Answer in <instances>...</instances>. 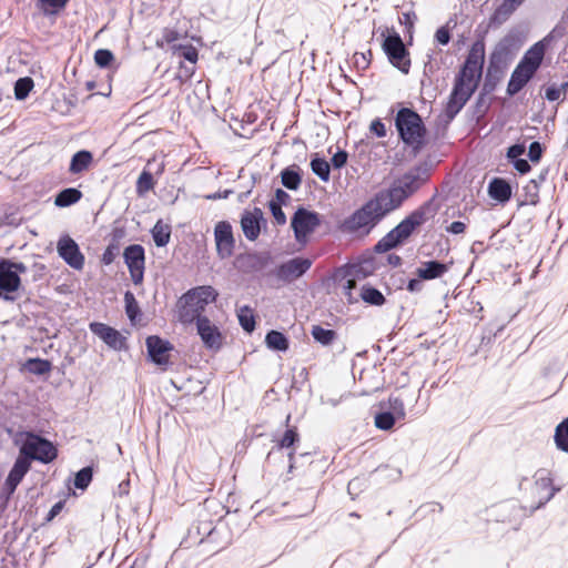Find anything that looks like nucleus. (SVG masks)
<instances>
[{
    "instance_id": "69168bd1",
    "label": "nucleus",
    "mask_w": 568,
    "mask_h": 568,
    "mask_svg": "<svg viewBox=\"0 0 568 568\" xmlns=\"http://www.w3.org/2000/svg\"><path fill=\"white\" fill-rule=\"evenodd\" d=\"M450 38H452L450 32L446 27H440L439 29H437V31L435 33L436 41L442 45L448 44L450 41Z\"/></svg>"
},
{
    "instance_id": "2f4dec72",
    "label": "nucleus",
    "mask_w": 568,
    "mask_h": 568,
    "mask_svg": "<svg viewBox=\"0 0 568 568\" xmlns=\"http://www.w3.org/2000/svg\"><path fill=\"white\" fill-rule=\"evenodd\" d=\"M265 345L274 352H286L290 348L288 337L276 329H271L265 335Z\"/></svg>"
},
{
    "instance_id": "6e6552de",
    "label": "nucleus",
    "mask_w": 568,
    "mask_h": 568,
    "mask_svg": "<svg viewBox=\"0 0 568 568\" xmlns=\"http://www.w3.org/2000/svg\"><path fill=\"white\" fill-rule=\"evenodd\" d=\"M300 442V434L296 427H287L284 432L282 438L277 442V444L268 452L265 460V466L267 468H272L275 466L277 462L282 465L285 462V456L283 450L290 449L287 453L288 459V473H292L295 468V452L293 449L294 445Z\"/></svg>"
},
{
    "instance_id": "13d9d810",
    "label": "nucleus",
    "mask_w": 568,
    "mask_h": 568,
    "mask_svg": "<svg viewBox=\"0 0 568 568\" xmlns=\"http://www.w3.org/2000/svg\"><path fill=\"white\" fill-rule=\"evenodd\" d=\"M348 153L344 150H338L331 159V164L334 169H342L346 165Z\"/></svg>"
},
{
    "instance_id": "de8ad7c7",
    "label": "nucleus",
    "mask_w": 568,
    "mask_h": 568,
    "mask_svg": "<svg viewBox=\"0 0 568 568\" xmlns=\"http://www.w3.org/2000/svg\"><path fill=\"white\" fill-rule=\"evenodd\" d=\"M397 418L389 410H381L375 414V426L381 430H390Z\"/></svg>"
},
{
    "instance_id": "e433bc0d",
    "label": "nucleus",
    "mask_w": 568,
    "mask_h": 568,
    "mask_svg": "<svg viewBox=\"0 0 568 568\" xmlns=\"http://www.w3.org/2000/svg\"><path fill=\"white\" fill-rule=\"evenodd\" d=\"M310 165L312 172L323 182H327L329 180L331 165L324 158H321L317 153H315L311 159Z\"/></svg>"
},
{
    "instance_id": "bf43d9fd",
    "label": "nucleus",
    "mask_w": 568,
    "mask_h": 568,
    "mask_svg": "<svg viewBox=\"0 0 568 568\" xmlns=\"http://www.w3.org/2000/svg\"><path fill=\"white\" fill-rule=\"evenodd\" d=\"M398 20L400 24L405 26L407 32L410 33L414 28L415 21L417 20V17L414 11H407L403 12Z\"/></svg>"
},
{
    "instance_id": "4be33fe9",
    "label": "nucleus",
    "mask_w": 568,
    "mask_h": 568,
    "mask_svg": "<svg viewBox=\"0 0 568 568\" xmlns=\"http://www.w3.org/2000/svg\"><path fill=\"white\" fill-rule=\"evenodd\" d=\"M535 487L537 490H547V494L539 498V501L536 506H532L530 509V514L536 511L537 509L544 507L548 501H550L559 488L552 485V479L549 476V473L545 469H539L535 474Z\"/></svg>"
},
{
    "instance_id": "49530a36",
    "label": "nucleus",
    "mask_w": 568,
    "mask_h": 568,
    "mask_svg": "<svg viewBox=\"0 0 568 568\" xmlns=\"http://www.w3.org/2000/svg\"><path fill=\"white\" fill-rule=\"evenodd\" d=\"M172 50L174 54H178L193 64L197 61L199 52L192 44H174Z\"/></svg>"
},
{
    "instance_id": "338daca9",
    "label": "nucleus",
    "mask_w": 568,
    "mask_h": 568,
    "mask_svg": "<svg viewBox=\"0 0 568 568\" xmlns=\"http://www.w3.org/2000/svg\"><path fill=\"white\" fill-rule=\"evenodd\" d=\"M560 94H561V88H558V85H556V84L549 85L545 91V98L549 102L558 101L560 99Z\"/></svg>"
},
{
    "instance_id": "1a4fd4ad",
    "label": "nucleus",
    "mask_w": 568,
    "mask_h": 568,
    "mask_svg": "<svg viewBox=\"0 0 568 568\" xmlns=\"http://www.w3.org/2000/svg\"><path fill=\"white\" fill-rule=\"evenodd\" d=\"M520 45L518 31H508L494 47L488 63L507 69Z\"/></svg>"
},
{
    "instance_id": "7ed1b4c3",
    "label": "nucleus",
    "mask_w": 568,
    "mask_h": 568,
    "mask_svg": "<svg viewBox=\"0 0 568 568\" xmlns=\"http://www.w3.org/2000/svg\"><path fill=\"white\" fill-rule=\"evenodd\" d=\"M399 140L417 156L427 144V129L422 116L412 108H400L395 115Z\"/></svg>"
},
{
    "instance_id": "72a5a7b5",
    "label": "nucleus",
    "mask_w": 568,
    "mask_h": 568,
    "mask_svg": "<svg viewBox=\"0 0 568 568\" xmlns=\"http://www.w3.org/2000/svg\"><path fill=\"white\" fill-rule=\"evenodd\" d=\"M82 197V192L75 187H67L60 191L54 197V204L58 207H68L77 202H79Z\"/></svg>"
},
{
    "instance_id": "8fccbe9b",
    "label": "nucleus",
    "mask_w": 568,
    "mask_h": 568,
    "mask_svg": "<svg viewBox=\"0 0 568 568\" xmlns=\"http://www.w3.org/2000/svg\"><path fill=\"white\" fill-rule=\"evenodd\" d=\"M114 60V54L109 49H99L94 52V62L100 68H109Z\"/></svg>"
},
{
    "instance_id": "dca6fc26",
    "label": "nucleus",
    "mask_w": 568,
    "mask_h": 568,
    "mask_svg": "<svg viewBox=\"0 0 568 568\" xmlns=\"http://www.w3.org/2000/svg\"><path fill=\"white\" fill-rule=\"evenodd\" d=\"M240 224L244 236L253 242L258 239L262 227L266 226V220L263 211L260 207H254L242 212Z\"/></svg>"
},
{
    "instance_id": "5701e85b",
    "label": "nucleus",
    "mask_w": 568,
    "mask_h": 568,
    "mask_svg": "<svg viewBox=\"0 0 568 568\" xmlns=\"http://www.w3.org/2000/svg\"><path fill=\"white\" fill-rule=\"evenodd\" d=\"M30 468V463L19 455L4 481V489L7 490L8 495H11L16 491L17 487L28 474Z\"/></svg>"
},
{
    "instance_id": "603ef678",
    "label": "nucleus",
    "mask_w": 568,
    "mask_h": 568,
    "mask_svg": "<svg viewBox=\"0 0 568 568\" xmlns=\"http://www.w3.org/2000/svg\"><path fill=\"white\" fill-rule=\"evenodd\" d=\"M545 151V146L539 141H534L528 148V159L532 163H539Z\"/></svg>"
},
{
    "instance_id": "473e14b6",
    "label": "nucleus",
    "mask_w": 568,
    "mask_h": 568,
    "mask_svg": "<svg viewBox=\"0 0 568 568\" xmlns=\"http://www.w3.org/2000/svg\"><path fill=\"white\" fill-rule=\"evenodd\" d=\"M93 161V155L88 150H80L75 152L70 161L69 171L72 174H79L89 169Z\"/></svg>"
},
{
    "instance_id": "39448f33",
    "label": "nucleus",
    "mask_w": 568,
    "mask_h": 568,
    "mask_svg": "<svg viewBox=\"0 0 568 568\" xmlns=\"http://www.w3.org/2000/svg\"><path fill=\"white\" fill-rule=\"evenodd\" d=\"M22 437L19 455L30 464L32 460L50 464L58 457L57 446L48 438L30 430L19 433Z\"/></svg>"
},
{
    "instance_id": "f257e3e1",
    "label": "nucleus",
    "mask_w": 568,
    "mask_h": 568,
    "mask_svg": "<svg viewBox=\"0 0 568 568\" xmlns=\"http://www.w3.org/2000/svg\"><path fill=\"white\" fill-rule=\"evenodd\" d=\"M433 170L434 164L429 159L419 161L341 221L338 230L343 234L357 239L369 235L388 214L400 209L409 197L428 183Z\"/></svg>"
},
{
    "instance_id": "7c9ffc66",
    "label": "nucleus",
    "mask_w": 568,
    "mask_h": 568,
    "mask_svg": "<svg viewBox=\"0 0 568 568\" xmlns=\"http://www.w3.org/2000/svg\"><path fill=\"white\" fill-rule=\"evenodd\" d=\"M466 67L477 68L483 70L485 63V41L484 39H477L470 47L468 54L465 59Z\"/></svg>"
},
{
    "instance_id": "e2e57ef3",
    "label": "nucleus",
    "mask_w": 568,
    "mask_h": 568,
    "mask_svg": "<svg viewBox=\"0 0 568 568\" xmlns=\"http://www.w3.org/2000/svg\"><path fill=\"white\" fill-rule=\"evenodd\" d=\"M268 209L278 225H283L286 223V215L282 209V206H277L275 204H268Z\"/></svg>"
},
{
    "instance_id": "09e8293b",
    "label": "nucleus",
    "mask_w": 568,
    "mask_h": 568,
    "mask_svg": "<svg viewBox=\"0 0 568 568\" xmlns=\"http://www.w3.org/2000/svg\"><path fill=\"white\" fill-rule=\"evenodd\" d=\"M38 7L45 13H57L63 9L69 0H37Z\"/></svg>"
},
{
    "instance_id": "412c9836",
    "label": "nucleus",
    "mask_w": 568,
    "mask_h": 568,
    "mask_svg": "<svg viewBox=\"0 0 568 568\" xmlns=\"http://www.w3.org/2000/svg\"><path fill=\"white\" fill-rule=\"evenodd\" d=\"M149 358L156 365H165L169 362V353L173 345L158 335H151L145 341Z\"/></svg>"
},
{
    "instance_id": "37998d69",
    "label": "nucleus",
    "mask_w": 568,
    "mask_h": 568,
    "mask_svg": "<svg viewBox=\"0 0 568 568\" xmlns=\"http://www.w3.org/2000/svg\"><path fill=\"white\" fill-rule=\"evenodd\" d=\"M155 185V181H154V178H153V174L144 169L139 178H138V181H136V193L138 195L142 196L144 195L145 193H148L149 191L153 190Z\"/></svg>"
},
{
    "instance_id": "aec40b11",
    "label": "nucleus",
    "mask_w": 568,
    "mask_h": 568,
    "mask_svg": "<svg viewBox=\"0 0 568 568\" xmlns=\"http://www.w3.org/2000/svg\"><path fill=\"white\" fill-rule=\"evenodd\" d=\"M548 37L534 43L523 55L518 65L527 71L536 74L538 69L540 68L546 50H547Z\"/></svg>"
},
{
    "instance_id": "20e7f679",
    "label": "nucleus",
    "mask_w": 568,
    "mask_h": 568,
    "mask_svg": "<svg viewBox=\"0 0 568 568\" xmlns=\"http://www.w3.org/2000/svg\"><path fill=\"white\" fill-rule=\"evenodd\" d=\"M219 296L217 291L211 285H201L186 291L178 301V317L184 325L199 321L204 315L206 307L214 303Z\"/></svg>"
},
{
    "instance_id": "6ab92c4d",
    "label": "nucleus",
    "mask_w": 568,
    "mask_h": 568,
    "mask_svg": "<svg viewBox=\"0 0 568 568\" xmlns=\"http://www.w3.org/2000/svg\"><path fill=\"white\" fill-rule=\"evenodd\" d=\"M195 324L203 345L209 349H220L223 336L219 327L209 317H201Z\"/></svg>"
},
{
    "instance_id": "ea45409f",
    "label": "nucleus",
    "mask_w": 568,
    "mask_h": 568,
    "mask_svg": "<svg viewBox=\"0 0 568 568\" xmlns=\"http://www.w3.org/2000/svg\"><path fill=\"white\" fill-rule=\"evenodd\" d=\"M124 304H125V314H126L128 318L132 323L136 322L141 317L142 313H141L139 303H138L134 294L131 291H126L124 293Z\"/></svg>"
},
{
    "instance_id": "9d476101",
    "label": "nucleus",
    "mask_w": 568,
    "mask_h": 568,
    "mask_svg": "<svg viewBox=\"0 0 568 568\" xmlns=\"http://www.w3.org/2000/svg\"><path fill=\"white\" fill-rule=\"evenodd\" d=\"M313 261L304 256H295L278 264L273 275L284 284H291L301 278L311 268Z\"/></svg>"
},
{
    "instance_id": "6e6d98bb",
    "label": "nucleus",
    "mask_w": 568,
    "mask_h": 568,
    "mask_svg": "<svg viewBox=\"0 0 568 568\" xmlns=\"http://www.w3.org/2000/svg\"><path fill=\"white\" fill-rule=\"evenodd\" d=\"M367 54L371 57L372 55V52L371 50L367 51V53H359V52H356L354 55H353V63L354 65L358 69V70H365L368 68L369 63H371V60L369 58H367Z\"/></svg>"
},
{
    "instance_id": "bb28decb",
    "label": "nucleus",
    "mask_w": 568,
    "mask_h": 568,
    "mask_svg": "<svg viewBox=\"0 0 568 568\" xmlns=\"http://www.w3.org/2000/svg\"><path fill=\"white\" fill-rule=\"evenodd\" d=\"M506 69L501 67H496L494 64L488 63L484 83L480 90V98H486L488 94L493 93L498 83L505 75Z\"/></svg>"
},
{
    "instance_id": "a18cd8bd",
    "label": "nucleus",
    "mask_w": 568,
    "mask_h": 568,
    "mask_svg": "<svg viewBox=\"0 0 568 568\" xmlns=\"http://www.w3.org/2000/svg\"><path fill=\"white\" fill-rule=\"evenodd\" d=\"M93 478V468L85 466L74 475L73 485L77 489L84 490L88 488Z\"/></svg>"
},
{
    "instance_id": "9b49d317",
    "label": "nucleus",
    "mask_w": 568,
    "mask_h": 568,
    "mask_svg": "<svg viewBox=\"0 0 568 568\" xmlns=\"http://www.w3.org/2000/svg\"><path fill=\"white\" fill-rule=\"evenodd\" d=\"M320 224V214L305 207H298L291 219V226L297 242L305 240Z\"/></svg>"
},
{
    "instance_id": "79ce46f5",
    "label": "nucleus",
    "mask_w": 568,
    "mask_h": 568,
    "mask_svg": "<svg viewBox=\"0 0 568 568\" xmlns=\"http://www.w3.org/2000/svg\"><path fill=\"white\" fill-rule=\"evenodd\" d=\"M554 439L559 450L568 453V417L557 425Z\"/></svg>"
},
{
    "instance_id": "423d86ee",
    "label": "nucleus",
    "mask_w": 568,
    "mask_h": 568,
    "mask_svg": "<svg viewBox=\"0 0 568 568\" xmlns=\"http://www.w3.org/2000/svg\"><path fill=\"white\" fill-rule=\"evenodd\" d=\"M27 272L22 262L11 258H0V300L16 302L21 292H24L20 275Z\"/></svg>"
},
{
    "instance_id": "f3484780",
    "label": "nucleus",
    "mask_w": 568,
    "mask_h": 568,
    "mask_svg": "<svg viewBox=\"0 0 568 568\" xmlns=\"http://www.w3.org/2000/svg\"><path fill=\"white\" fill-rule=\"evenodd\" d=\"M59 256L72 268L81 270L84 265V255L78 243L69 235L60 237L57 244Z\"/></svg>"
},
{
    "instance_id": "c03bdc74",
    "label": "nucleus",
    "mask_w": 568,
    "mask_h": 568,
    "mask_svg": "<svg viewBox=\"0 0 568 568\" xmlns=\"http://www.w3.org/2000/svg\"><path fill=\"white\" fill-rule=\"evenodd\" d=\"M34 82L30 77L19 78L14 83V97L17 100H24L33 89Z\"/></svg>"
},
{
    "instance_id": "0eeeda50",
    "label": "nucleus",
    "mask_w": 568,
    "mask_h": 568,
    "mask_svg": "<svg viewBox=\"0 0 568 568\" xmlns=\"http://www.w3.org/2000/svg\"><path fill=\"white\" fill-rule=\"evenodd\" d=\"M382 49L386 54L388 62L402 73L408 74L410 69L409 51L405 47L399 33L394 29L385 28L381 33Z\"/></svg>"
},
{
    "instance_id": "0e129e2a",
    "label": "nucleus",
    "mask_w": 568,
    "mask_h": 568,
    "mask_svg": "<svg viewBox=\"0 0 568 568\" xmlns=\"http://www.w3.org/2000/svg\"><path fill=\"white\" fill-rule=\"evenodd\" d=\"M510 163L513 164L514 169L519 174H527L531 170V165L529 164V162L526 159H523V158L514 160Z\"/></svg>"
},
{
    "instance_id": "a878e982",
    "label": "nucleus",
    "mask_w": 568,
    "mask_h": 568,
    "mask_svg": "<svg viewBox=\"0 0 568 568\" xmlns=\"http://www.w3.org/2000/svg\"><path fill=\"white\" fill-rule=\"evenodd\" d=\"M535 77L531 72L527 71L526 69H523L518 64L514 69L510 79L507 84V94L509 97L516 95L518 92H520L527 83Z\"/></svg>"
},
{
    "instance_id": "f8f14e48",
    "label": "nucleus",
    "mask_w": 568,
    "mask_h": 568,
    "mask_svg": "<svg viewBox=\"0 0 568 568\" xmlns=\"http://www.w3.org/2000/svg\"><path fill=\"white\" fill-rule=\"evenodd\" d=\"M123 260L134 285L143 283L145 271V250L141 244H130L123 251Z\"/></svg>"
},
{
    "instance_id": "4468645a",
    "label": "nucleus",
    "mask_w": 568,
    "mask_h": 568,
    "mask_svg": "<svg viewBox=\"0 0 568 568\" xmlns=\"http://www.w3.org/2000/svg\"><path fill=\"white\" fill-rule=\"evenodd\" d=\"M214 240L216 253L220 258H229L233 255L235 248V239L233 229L229 221H220L214 227Z\"/></svg>"
},
{
    "instance_id": "4c0bfd02",
    "label": "nucleus",
    "mask_w": 568,
    "mask_h": 568,
    "mask_svg": "<svg viewBox=\"0 0 568 568\" xmlns=\"http://www.w3.org/2000/svg\"><path fill=\"white\" fill-rule=\"evenodd\" d=\"M23 367L33 375L42 376L51 371L52 364L48 359L36 357L27 359Z\"/></svg>"
},
{
    "instance_id": "c756f323",
    "label": "nucleus",
    "mask_w": 568,
    "mask_h": 568,
    "mask_svg": "<svg viewBox=\"0 0 568 568\" xmlns=\"http://www.w3.org/2000/svg\"><path fill=\"white\" fill-rule=\"evenodd\" d=\"M516 10L517 8L514 4L507 0H504L489 17L488 28H499L511 17Z\"/></svg>"
},
{
    "instance_id": "cd10ccee",
    "label": "nucleus",
    "mask_w": 568,
    "mask_h": 568,
    "mask_svg": "<svg viewBox=\"0 0 568 568\" xmlns=\"http://www.w3.org/2000/svg\"><path fill=\"white\" fill-rule=\"evenodd\" d=\"M481 77H483V70L473 68L470 65H468V68H467L466 64L463 63L458 73L455 77L454 83H457L458 85L467 87V88H471L474 84H476V89H477L479 85V82L481 80Z\"/></svg>"
},
{
    "instance_id": "f704fd0d",
    "label": "nucleus",
    "mask_w": 568,
    "mask_h": 568,
    "mask_svg": "<svg viewBox=\"0 0 568 568\" xmlns=\"http://www.w3.org/2000/svg\"><path fill=\"white\" fill-rule=\"evenodd\" d=\"M151 235L158 247H164L171 239V226L163 224L162 220H159L151 229Z\"/></svg>"
},
{
    "instance_id": "a19ab883",
    "label": "nucleus",
    "mask_w": 568,
    "mask_h": 568,
    "mask_svg": "<svg viewBox=\"0 0 568 568\" xmlns=\"http://www.w3.org/2000/svg\"><path fill=\"white\" fill-rule=\"evenodd\" d=\"M237 318L241 327L245 332L252 333L255 329V317L253 314V310L250 306L244 305L240 307L237 311Z\"/></svg>"
},
{
    "instance_id": "58836bf2",
    "label": "nucleus",
    "mask_w": 568,
    "mask_h": 568,
    "mask_svg": "<svg viewBox=\"0 0 568 568\" xmlns=\"http://www.w3.org/2000/svg\"><path fill=\"white\" fill-rule=\"evenodd\" d=\"M311 335L315 342L320 343L323 346L331 345L337 337V333L334 329L324 328L321 325H313L311 329Z\"/></svg>"
},
{
    "instance_id": "864d4df0",
    "label": "nucleus",
    "mask_w": 568,
    "mask_h": 568,
    "mask_svg": "<svg viewBox=\"0 0 568 568\" xmlns=\"http://www.w3.org/2000/svg\"><path fill=\"white\" fill-rule=\"evenodd\" d=\"M119 245L116 243H110L103 254H102V257H101V262L102 264L104 265H110L114 262L116 255L119 254Z\"/></svg>"
},
{
    "instance_id": "3c124183",
    "label": "nucleus",
    "mask_w": 568,
    "mask_h": 568,
    "mask_svg": "<svg viewBox=\"0 0 568 568\" xmlns=\"http://www.w3.org/2000/svg\"><path fill=\"white\" fill-rule=\"evenodd\" d=\"M388 403V410L393 413L397 419H404L406 416L404 402L399 397L390 396Z\"/></svg>"
},
{
    "instance_id": "f03ea898",
    "label": "nucleus",
    "mask_w": 568,
    "mask_h": 568,
    "mask_svg": "<svg viewBox=\"0 0 568 568\" xmlns=\"http://www.w3.org/2000/svg\"><path fill=\"white\" fill-rule=\"evenodd\" d=\"M436 214L434 197L410 212L374 246L376 253H386L402 245L414 232Z\"/></svg>"
},
{
    "instance_id": "680f3d73",
    "label": "nucleus",
    "mask_w": 568,
    "mask_h": 568,
    "mask_svg": "<svg viewBox=\"0 0 568 568\" xmlns=\"http://www.w3.org/2000/svg\"><path fill=\"white\" fill-rule=\"evenodd\" d=\"M369 131L377 138L386 136V126L381 119H375L371 122Z\"/></svg>"
},
{
    "instance_id": "4d7b16f0",
    "label": "nucleus",
    "mask_w": 568,
    "mask_h": 568,
    "mask_svg": "<svg viewBox=\"0 0 568 568\" xmlns=\"http://www.w3.org/2000/svg\"><path fill=\"white\" fill-rule=\"evenodd\" d=\"M547 174H548V170H544L540 172V174L538 175L537 179H532L530 181L531 184H534V189H535V193L531 195V199H530V204L532 205H536L539 201V197H538V190H539V185L545 182L546 178H547Z\"/></svg>"
},
{
    "instance_id": "c85d7f7f",
    "label": "nucleus",
    "mask_w": 568,
    "mask_h": 568,
    "mask_svg": "<svg viewBox=\"0 0 568 568\" xmlns=\"http://www.w3.org/2000/svg\"><path fill=\"white\" fill-rule=\"evenodd\" d=\"M281 183L291 191H296L302 184V170L297 164L286 166L281 171Z\"/></svg>"
},
{
    "instance_id": "5fc2aeb1",
    "label": "nucleus",
    "mask_w": 568,
    "mask_h": 568,
    "mask_svg": "<svg viewBox=\"0 0 568 568\" xmlns=\"http://www.w3.org/2000/svg\"><path fill=\"white\" fill-rule=\"evenodd\" d=\"M526 152L525 143H515L507 149L506 159L510 163L514 160L521 158Z\"/></svg>"
},
{
    "instance_id": "052dcab7",
    "label": "nucleus",
    "mask_w": 568,
    "mask_h": 568,
    "mask_svg": "<svg viewBox=\"0 0 568 568\" xmlns=\"http://www.w3.org/2000/svg\"><path fill=\"white\" fill-rule=\"evenodd\" d=\"M291 196L283 189H276L274 199H272L268 204H275L277 206L286 205L290 201Z\"/></svg>"
},
{
    "instance_id": "b1692460",
    "label": "nucleus",
    "mask_w": 568,
    "mask_h": 568,
    "mask_svg": "<svg viewBox=\"0 0 568 568\" xmlns=\"http://www.w3.org/2000/svg\"><path fill=\"white\" fill-rule=\"evenodd\" d=\"M488 195L500 204H506L513 196L510 183L503 178H494L489 181L487 187Z\"/></svg>"
},
{
    "instance_id": "c9c22d12",
    "label": "nucleus",
    "mask_w": 568,
    "mask_h": 568,
    "mask_svg": "<svg viewBox=\"0 0 568 568\" xmlns=\"http://www.w3.org/2000/svg\"><path fill=\"white\" fill-rule=\"evenodd\" d=\"M362 300L373 306H382L386 303V298L383 293L374 286L363 285L361 288Z\"/></svg>"
},
{
    "instance_id": "774afa93",
    "label": "nucleus",
    "mask_w": 568,
    "mask_h": 568,
    "mask_svg": "<svg viewBox=\"0 0 568 568\" xmlns=\"http://www.w3.org/2000/svg\"><path fill=\"white\" fill-rule=\"evenodd\" d=\"M179 32L173 29H164L162 36V42L158 41L159 47H163V42L172 43L179 39Z\"/></svg>"
},
{
    "instance_id": "ddd939ff",
    "label": "nucleus",
    "mask_w": 568,
    "mask_h": 568,
    "mask_svg": "<svg viewBox=\"0 0 568 568\" xmlns=\"http://www.w3.org/2000/svg\"><path fill=\"white\" fill-rule=\"evenodd\" d=\"M272 261L270 252L241 253L234 260V267L243 274H255L266 270Z\"/></svg>"
},
{
    "instance_id": "393cba45",
    "label": "nucleus",
    "mask_w": 568,
    "mask_h": 568,
    "mask_svg": "<svg viewBox=\"0 0 568 568\" xmlns=\"http://www.w3.org/2000/svg\"><path fill=\"white\" fill-rule=\"evenodd\" d=\"M447 271V264L437 260H430L423 262L422 265L416 270V274L423 281H430L442 277Z\"/></svg>"
},
{
    "instance_id": "2eb2a0df",
    "label": "nucleus",
    "mask_w": 568,
    "mask_h": 568,
    "mask_svg": "<svg viewBox=\"0 0 568 568\" xmlns=\"http://www.w3.org/2000/svg\"><path fill=\"white\" fill-rule=\"evenodd\" d=\"M475 91L476 84L471 88H467L454 83L448 101L445 105V116L448 121H453L456 118Z\"/></svg>"
},
{
    "instance_id": "a211bd4d",
    "label": "nucleus",
    "mask_w": 568,
    "mask_h": 568,
    "mask_svg": "<svg viewBox=\"0 0 568 568\" xmlns=\"http://www.w3.org/2000/svg\"><path fill=\"white\" fill-rule=\"evenodd\" d=\"M89 328L110 348L114 351H123L128 348L126 338L118 329L100 322L90 323Z\"/></svg>"
}]
</instances>
